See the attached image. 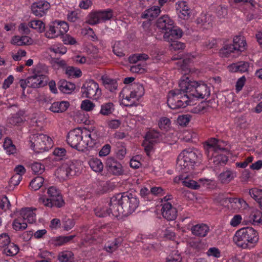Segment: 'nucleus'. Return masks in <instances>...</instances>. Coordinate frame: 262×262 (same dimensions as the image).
Segmentation results:
<instances>
[{
  "label": "nucleus",
  "instance_id": "f257e3e1",
  "mask_svg": "<svg viewBox=\"0 0 262 262\" xmlns=\"http://www.w3.org/2000/svg\"><path fill=\"white\" fill-rule=\"evenodd\" d=\"M99 135L95 128H76L69 132L67 138L68 144L79 151L89 150L98 142Z\"/></svg>",
  "mask_w": 262,
  "mask_h": 262
},
{
  "label": "nucleus",
  "instance_id": "f03ea898",
  "mask_svg": "<svg viewBox=\"0 0 262 262\" xmlns=\"http://www.w3.org/2000/svg\"><path fill=\"white\" fill-rule=\"evenodd\" d=\"M202 157L201 152L196 148H188L184 149L178 156L177 169L182 173L178 180H186L194 178L195 167L200 163Z\"/></svg>",
  "mask_w": 262,
  "mask_h": 262
},
{
  "label": "nucleus",
  "instance_id": "7ed1b4c3",
  "mask_svg": "<svg viewBox=\"0 0 262 262\" xmlns=\"http://www.w3.org/2000/svg\"><path fill=\"white\" fill-rule=\"evenodd\" d=\"M113 216H127L133 213L139 204V199L132 193L123 192L111 198Z\"/></svg>",
  "mask_w": 262,
  "mask_h": 262
},
{
  "label": "nucleus",
  "instance_id": "20e7f679",
  "mask_svg": "<svg viewBox=\"0 0 262 262\" xmlns=\"http://www.w3.org/2000/svg\"><path fill=\"white\" fill-rule=\"evenodd\" d=\"M144 89L141 84L134 83L124 88L119 94L120 103L126 106H133L143 96Z\"/></svg>",
  "mask_w": 262,
  "mask_h": 262
},
{
  "label": "nucleus",
  "instance_id": "39448f33",
  "mask_svg": "<svg viewBox=\"0 0 262 262\" xmlns=\"http://www.w3.org/2000/svg\"><path fill=\"white\" fill-rule=\"evenodd\" d=\"M258 239L259 236L257 231L250 227L239 229L233 237V241L235 244L243 249L253 246L258 242Z\"/></svg>",
  "mask_w": 262,
  "mask_h": 262
},
{
  "label": "nucleus",
  "instance_id": "423d86ee",
  "mask_svg": "<svg viewBox=\"0 0 262 262\" xmlns=\"http://www.w3.org/2000/svg\"><path fill=\"white\" fill-rule=\"evenodd\" d=\"M29 143L32 149L37 153L47 151L54 145L52 139L50 136L43 134L31 135L29 138Z\"/></svg>",
  "mask_w": 262,
  "mask_h": 262
},
{
  "label": "nucleus",
  "instance_id": "0eeeda50",
  "mask_svg": "<svg viewBox=\"0 0 262 262\" xmlns=\"http://www.w3.org/2000/svg\"><path fill=\"white\" fill-rule=\"evenodd\" d=\"M167 103L171 109L185 107L190 105V98L187 94H183L178 90L169 92L167 96Z\"/></svg>",
  "mask_w": 262,
  "mask_h": 262
},
{
  "label": "nucleus",
  "instance_id": "6e6552de",
  "mask_svg": "<svg viewBox=\"0 0 262 262\" xmlns=\"http://www.w3.org/2000/svg\"><path fill=\"white\" fill-rule=\"evenodd\" d=\"M81 93L83 97L94 100L98 99L102 95L98 83L93 80L84 82L81 88Z\"/></svg>",
  "mask_w": 262,
  "mask_h": 262
},
{
  "label": "nucleus",
  "instance_id": "1a4fd4ad",
  "mask_svg": "<svg viewBox=\"0 0 262 262\" xmlns=\"http://www.w3.org/2000/svg\"><path fill=\"white\" fill-rule=\"evenodd\" d=\"M69 29L68 23L64 21L55 20L49 27L45 36L50 39L55 38L66 33Z\"/></svg>",
  "mask_w": 262,
  "mask_h": 262
},
{
  "label": "nucleus",
  "instance_id": "9d476101",
  "mask_svg": "<svg viewBox=\"0 0 262 262\" xmlns=\"http://www.w3.org/2000/svg\"><path fill=\"white\" fill-rule=\"evenodd\" d=\"M48 78L38 68L35 69L32 75L28 77L29 87L37 88L47 83Z\"/></svg>",
  "mask_w": 262,
  "mask_h": 262
},
{
  "label": "nucleus",
  "instance_id": "9b49d317",
  "mask_svg": "<svg viewBox=\"0 0 262 262\" xmlns=\"http://www.w3.org/2000/svg\"><path fill=\"white\" fill-rule=\"evenodd\" d=\"M196 85V81L192 80L186 75L183 76L179 82V88L178 90L183 94H187L190 99L192 97L195 86Z\"/></svg>",
  "mask_w": 262,
  "mask_h": 262
},
{
  "label": "nucleus",
  "instance_id": "f8f14e48",
  "mask_svg": "<svg viewBox=\"0 0 262 262\" xmlns=\"http://www.w3.org/2000/svg\"><path fill=\"white\" fill-rule=\"evenodd\" d=\"M160 136V133L155 130H151L147 133L143 145L147 155L152 149L154 143L159 141Z\"/></svg>",
  "mask_w": 262,
  "mask_h": 262
},
{
  "label": "nucleus",
  "instance_id": "ddd939ff",
  "mask_svg": "<svg viewBox=\"0 0 262 262\" xmlns=\"http://www.w3.org/2000/svg\"><path fill=\"white\" fill-rule=\"evenodd\" d=\"M50 8V4L46 1H40L33 3L31 6L32 13L37 17L45 15Z\"/></svg>",
  "mask_w": 262,
  "mask_h": 262
},
{
  "label": "nucleus",
  "instance_id": "4468645a",
  "mask_svg": "<svg viewBox=\"0 0 262 262\" xmlns=\"http://www.w3.org/2000/svg\"><path fill=\"white\" fill-rule=\"evenodd\" d=\"M130 232L129 230L122 231V236L115 238L113 239L108 241L104 245V249L106 252L112 253L115 251L121 245L123 241V237H125Z\"/></svg>",
  "mask_w": 262,
  "mask_h": 262
},
{
  "label": "nucleus",
  "instance_id": "2eb2a0df",
  "mask_svg": "<svg viewBox=\"0 0 262 262\" xmlns=\"http://www.w3.org/2000/svg\"><path fill=\"white\" fill-rule=\"evenodd\" d=\"M162 216L167 221H174L177 217L178 211L171 203L162 204Z\"/></svg>",
  "mask_w": 262,
  "mask_h": 262
},
{
  "label": "nucleus",
  "instance_id": "dca6fc26",
  "mask_svg": "<svg viewBox=\"0 0 262 262\" xmlns=\"http://www.w3.org/2000/svg\"><path fill=\"white\" fill-rule=\"evenodd\" d=\"M95 192L99 195L113 191L116 186L115 182L112 181H97Z\"/></svg>",
  "mask_w": 262,
  "mask_h": 262
},
{
  "label": "nucleus",
  "instance_id": "f3484780",
  "mask_svg": "<svg viewBox=\"0 0 262 262\" xmlns=\"http://www.w3.org/2000/svg\"><path fill=\"white\" fill-rule=\"evenodd\" d=\"M41 200L45 206L50 208H61L65 205L62 195L53 196L52 198H42Z\"/></svg>",
  "mask_w": 262,
  "mask_h": 262
},
{
  "label": "nucleus",
  "instance_id": "a211bd4d",
  "mask_svg": "<svg viewBox=\"0 0 262 262\" xmlns=\"http://www.w3.org/2000/svg\"><path fill=\"white\" fill-rule=\"evenodd\" d=\"M193 58V56L189 55L183 59L179 58L178 56H174L172 58V59L173 60L178 59L179 60L177 63L180 66L182 71L184 72V74L185 75L189 73L194 72V71L193 69L191 68L190 65L191 61Z\"/></svg>",
  "mask_w": 262,
  "mask_h": 262
},
{
  "label": "nucleus",
  "instance_id": "6ab92c4d",
  "mask_svg": "<svg viewBox=\"0 0 262 262\" xmlns=\"http://www.w3.org/2000/svg\"><path fill=\"white\" fill-rule=\"evenodd\" d=\"M107 170L113 175L120 176L123 173L121 164L113 158H108L106 161Z\"/></svg>",
  "mask_w": 262,
  "mask_h": 262
},
{
  "label": "nucleus",
  "instance_id": "aec40b11",
  "mask_svg": "<svg viewBox=\"0 0 262 262\" xmlns=\"http://www.w3.org/2000/svg\"><path fill=\"white\" fill-rule=\"evenodd\" d=\"M111 199L110 202L104 204H99L94 209V212L96 215L99 217H104L107 216L113 215V210L111 209Z\"/></svg>",
  "mask_w": 262,
  "mask_h": 262
},
{
  "label": "nucleus",
  "instance_id": "412c9836",
  "mask_svg": "<svg viewBox=\"0 0 262 262\" xmlns=\"http://www.w3.org/2000/svg\"><path fill=\"white\" fill-rule=\"evenodd\" d=\"M164 39L167 42H171L176 39L181 38L183 35L181 29L173 25L170 29H168L163 33Z\"/></svg>",
  "mask_w": 262,
  "mask_h": 262
},
{
  "label": "nucleus",
  "instance_id": "4be33fe9",
  "mask_svg": "<svg viewBox=\"0 0 262 262\" xmlns=\"http://www.w3.org/2000/svg\"><path fill=\"white\" fill-rule=\"evenodd\" d=\"M210 92V89L206 84L196 82L194 92L192 93V97L204 98L205 97L209 96Z\"/></svg>",
  "mask_w": 262,
  "mask_h": 262
},
{
  "label": "nucleus",
  "instance_id": "5701e85b",
  "mask_svg": "<svg viewBox=\"0 0 262 262\" xmlns=\"http://www.w3.org/2000/svg\"><path fill=\"white\" fill-rule=\"evenodd\" d=\"M176 10L179 17L181 19L187 20L190 17V9L186 2L177 3Z\"/></svg>",
  "mask_w": 262,
  "mask_h": 262
},
{
  "label": "nucleus",
  "instance_id": "b1692460",
  "mask_svg": "<svg viewBox=\"0 0 262 262\" xmlns=\"http://www.w3.org/2000/svg\"><path fill=\"white\" fill-rule=\"evenodd\" d=\"M174 21L168 15H163L159 17L157 21V27L164 33L168 29L173 27Z\"/></svg>",
  "mask_w": 262,
  "mask_h": 262
},
{
  "label": "nucleus",
  "instance_id": "393cba45",
  "mask_svg": "<svg viewBox=\"0 0 262 262\" xmlns=\"http://www.w3.org/2000/svg\"><path fill=\"white\" fill-rule=\"evenodd\" d=\"M76 237V235L69 236H58L53 237L50 239L51 244L56 247H60L72 242L73 239Z\"/></svg>",
  "mask_w": 262,
  "mask_h": 262
},
{
  "label": "nucleus",
  "instance_id": "a878e982",
  "mask_svg": "<svg viewBox=\"0 0 262 262\" xmlns=\"http://www.w3.org/2000/svg\"><path fill=\"white\" fill-rule=\"evenodd\" d=\"M191 231L195 236L205 237L209 231V227L206 224H199L192 226Z\"/></svg>",
  "mask_w": 262,
  "mask_h": 262
},
{
  "label": "nucleus",
  "instance_id": "bb28decb",
  "mask_svg": "<svg viewBox=\"0 0 262 262\" xmlns=\"http://www.w3.org/2000/svg\"><path fill=\"white\" fill-rule=\"evenodd\" d=\"M229 202L234 212H237L240 209H245L248 206L246 202L242 199L229 198Z\"/></svg>",
  "mask_w": 262,
  "mask_h": 262
},
{
  "label": "nucleus",
  "instance_id": "cd10ccee",
  "mask_svg": "<svg viewBox=\"0 0 262 262\" xmlns=\"http://www.w3.org/2000/svg\"><path fill=\"white\" fill-rule=\"evenodd\" d=\"M20 217L24 222L32 224L36 221V214L33 210L29 208L23 209L20 211Z\"/></svg>",
  "mask_w": 262,
  "mask_h": 262
},
{
  "label": "nucleus",
  "instance_id": "c85d7f7f",
  "mask_svg": "<svg viewBox=\"0 0 262 262\" xmlns=\"http://www.w3.org/2000/svg\"><path fill=\"white\" fill-rule=\"evenodd\" d=\"M249 64L245 61H239L228 66V70L231 72H245L248 70Z\"/></svg>",
  "mask_w": 262,
  "mask_h": 262
},
{
  "label": "nucleus",
  "instance_id": "c756f323",
  "mask_svg": "<svg viewBox=\"0 0 262 262\" xmlns=\"http://www.w3.org/2000/svg\"><path fill=\"white\" fill-rule=\"evenodd\" d=\"M33 40L28 36H14L11 39V43L16 46L30 45L33 43Z\"/></svg>",
  "mask_w": 262,
  "mask_h": 262
},
{
  "label": "nucleus",
  "instance_id": "7c9ffc66",
  "mask_svg": "<svg viewBox=\"0 0 262 262\" xmlns=\"http://www.w3.org/2000/svg\"><path fill=\"white\" fill-rule=\"evenodd\" d=\"M235 50L239 52L244 51L246 49V42L244 36L241 35L235 36L233 38V44H231Z\"/></svg>",
  "mask_w": 262,
  "mask_h": 262
},
{
  "label": "nucleus",
  "instance_id": "2f4dec72",
  "mask_svg": "<svg viewBox=\"0 0 262 262\" xmlns=\"http://www.w3.org/2000/svg\"><path fill=\"white\" fill-rule=\"evenodd\" d=\"M161 12L160 7L154 6L146 10L142 14V18L151 20L159 15Z\"/></svg>",
  "mask_w": 262,
  "mask_h": 262
},
{
  "label": "nucleus",
  "instance_id": "473e14b6",
  "mask_svg": "<svg viewBox=\"0 0 262 262\" xmlns=\"http://www.w3.org/2000/svg\"><path fill=\"white\" fill-rule=\"evenodd\" d=\"M69 106L68 101L55 102L51 104L49 110L54 113H62L66 111Z\"/></svg>",
  "mask_w": 262,
  "mask_h": 262
},
{
  "label": "nucleus",
  "instance_id": "72a5a7b5",
  "mask_svg": "<svg viewBox=\"0 0 262 262\" xmlns=\"http://www.w3.org/2000/svg\"><path fill=\"white\" fill-rule=\"evenodd\" d=\"M26 120L24 113L18 112L11 115L8 119V123L12 125H20Z\"/></svg>",
  "mask_w": 262,
  "mask_h": 262
},
{
  "label": "nucleus",
  "instance_id": "f704fd0d",
  "mask_svg": "<svg viewBox=\"0 0 262 262\" xmlns=\"http://www.w3.org/2000/svg\"><path fill=\"white\" fill-rule=\"evenodd\" d=\"M212 102L210 101L202 102L193 108L192 112L195 114H204L211 109Z\"/></svg>",
  "mask_w": 262,
  "mask_h": 262
},
{
  "label": "nucleus",
  "instance_id": "c9c22d12",
  "mask_svg": "<svg viewBox=\"0 0 262 262\" xmlns=\"http://www.w3.org/2000/svg\"><path fill=\"white\" fill-rule=\"evenodd\" d=\"M75 89V85L73 83L66 80H61L59 86V90L64 94H71Z\"/></svg>",
  "mask_w": 262,
  "mask_h": 262
},
{
  "label": "nucleus",
  "instance_id": "e433bc0d",
  "mask_svg": "<svg viewBox=\"0 0 262 262\" xmlns=\"http://www.w3.org/2000/svg\"><path fill=\"white\" fill-rule=\"evenodd\" d=\"M58 259L61 262H75L74 255L71 251H63L59 253Z\"/></svg>",
  "mask_w": 262,
  "mask_h": 262
},
{
  "label": "nucleus",
  "instance_id": "4c0bfd02",
  "mask_svg": "<svg viewBox=\"0 0 262 262\" xmlns=\"http://www.w3.org/2000/svg\"><path fill=\"white\" fill-rule=\"evenodd\" d=\"M89 165L91 168L96 172H100L103 170V164L101 160L98 158H92L89 161Z\"/></svg>",
  "mask_w": 262,
  "mask_h": 262
},
{
  "label": "nucleus",
  "instance_id": "58836bf2",
  "mask_svg": "<svg viewBox=\"0 0 262 262\" xmlns=\"http://www.w3.org/2000/svg\"><path fill=\"white\" fill-rule=\"evenodd\" d=\"M125 47V43L123 41H116L113 47V52L119 57L124 55V51Z\"/></svg>",
  "mask_w": 262,
  "mask_h": 262
},
{
  "label": "nucleus",
  "instance_id": "ea45409f",
  "mask_svg": "<svg viewBox=\"0 0 262 262\" xmlns=\"http://www.w3.org/2000/svg\"><path fill=\"white\" fill-rule=\"evenodd\" d=\"M171 122L170 119L166 117H162L158 121L159 128L164 132L168 131L171 128Z\"/></svg>",
  "mask_w": 262,
  "mask_h": 262
},
{
  "label": "nucleus",
  "instance_id": "a19ab883",
  "mask_svg": "<svg viewBox=\"0 0 262 262\" xmlns=\"http://www.w3.org/2000/svg\"><path fill=\"white\" fill-rule=\"evenodd\" d=\"M203 147L208 159L211 160L213 158V138H211L204 142Z\"/></svg>",
  "mask_w": 262,
  "mask_h": 262
},
{
  "label": "nucleus",
  "instance_id": "79ce46f5",
  "mask_svg": "<svg viewBox=\"0 0 262 262\" xmlns=\"http://www.w3.org/2000/svg\"><path fill=\"white\" fill-rule=\"evenodd\" d=\"M19 251V247L17 245L11 242L8 246L4 248L3 252L6 255L13 256L16 255Z\"/></svg>",
  "mask_w": 262,
  "mask_h": 262
},
{
  "label": "nucleus",
  "instance_id": "37998d69",
  "mask_svg": "<svg viewBox=\"0 0 262 262\" xmlns=\"http://www.w3.org/2000/svg\"><path fill=\"white\" fill-rule=\"evenodd\" d=\"M3 147L8 155H13L16 152L15 146L13 144L12 140L9 138H6L3 144Z\"/></svg>",
  "mask_w": 262,
  "mask_h": 262
},
{
  "label": "nucleus",
  "instance_id": "c03bdc74",
  "mask_svg": "<svg viewBox=\"0 0 262 262\" xmlns=\"http://www.w3.org/2000/svg\"><path fill=\"white\" fill-rule=\"evenodd\" d=\"M149 59V56L145 53L135 54L128 58L129 62L131 63H136L139 61H145Z\"/></svg>",
  "mask_w": 262,
  "mask_h": 262
},
{
  "label": "nucleus",
  "instance_id": "a18cd8bd",
  "mask_svg": "<svg viewBox=\"0 0 262 262\" xmlns=\"http://www.w3.org/2000/svg\"><path fill=\"white\" fill-rule=\"evenodd\" d=\"M12 227L16 231L24 230L27 228V224L21 217H18L13 221Z\"/></svg>",
  "mask_w": 262,
  "mask_h": 262
},
{
  "label": "nucleus",
  "instance_id": "49530a36",
  "mask_svg": "<svg viewBox=\"0 0 262 262\" xmlns=\"http://www.w3.org/2000/svg\"><path fill=\"white\" fill-rule=\"evenodd\" d=\"M262 213L259 210H255L252 211L249 218L251 221H252L253 224L262 225Z\"/></svg>",
  "mask_w": 262,
  "mask_h": 262
},
{
  "label": "nucleus",
  "instance_id": "de8ad7c7",
  "mask_svg": "<svg viewBox=\"0 0 262 262\" xmlns=\"http://www.w3.org/2000/svg\"><path fill=\"white\" fill-rule=\"evenodd\" d=\"M66 74L70 77L77 78L82 75L81 70L73 67H68L66 70Z\"/></svg>",
  "mask_w": 262,
  "mask_h": 262
},
{
  "label": "nucleus",
  "instance_id": "09e8293b",
  "mask_svg": "<svg viewBox=\"0 0 262 262\" xmlns=\"http://www.w3.org/2000/svg\"><path fill=\"white\" fill-rule=\"evenodd\" d=\"M29 26L39 32H41L44 31L45 28L44 23L40 20H33L31 21L29 23Z\"/></svg>",
  "mask_w": 262,
  "mask_h": 262
},
{
  "label": "nucleus",
  "instance_id": "8fccbe9b",
  "mask_svg": "<svg viewBox=\"0 0 262 262\" xmlns=\"http://www.w3.org/2000/svg\"><path fill=\"white\" fill-rule=\"evenodd\" d=\"M114 110V105L111 102L103 104L101 106L100 113L104 116L112 114Z\"/></svg>",
  "mask_w": 262,
  "mask_h": 262
},
{
  "label": "nucleus",
  "instance_id": "3c124183",
  "mask_svg": "<svg viewBox=\"0 0 262 262\" xmlns=\"http://www.w3.org/2000/svg\"><path fill=\"white\" fill-rule=\"evenodd\" d=\"M236 51L234 48V47L230 45H225L220 51V54L222 57H229L230 54Z\"/></svg>",
  "mask_w": 262,
  "mask_h": 262
},
{
  "label": "nucleus",
  "instance_id": "603ef678",
  "mask_svg": "<svg viewBox=\"0 0 262 262\" xmlns=\"http://www.w3.org/2000/svg\"><path fill=\"white\" fill-rule=\"evenodd\" d=\"M96 105L90 100L85 99L81 101L80 108L85 112H91L95 107Z\"/></svg>",
  "mask_w": 262,
  "mask_h": 262
},
{
  "label": "nucleus",
  "instance_id": "864d4df0",
  "mask_svg": "<svg viewBox=\"0 0 262 262\" xmlns=\"http://www.w3.org/2000/svg\"><path fill=\"white\" fill-rule=\"evenodd\" d=\"M48 51L55 54H64L67 52L66 48L61 44L55 45L48 49Z\"/></svg>",
  "mask_w": 262,
  "mask_h": 262
},
{
  "label": "nucleus",
  "instance_id": "5fc2aeb1",
  "mask_svg": "<svg viewBox=\"0 0 262 262\" xmlns=\"http://www.w3.org/2000/svg\"><path fill=\"white\" fill-rule=\"evenodd\" d=\"M75 224V221L72 218L66 217L62 220V228L67 231L72 229Z\"/></svg>",
  "mask_w": 262,
  "mask_h": 262
},
{
  "label": "nucleus",
  "instance_id": "6e6d98bb",
  "mask_svg": "<svg viewBox=\"0 0 262 262\" xmlns=\"http://www.w3.org/2000/svg\"><path fill=\"white\" fill-rule=\"evenodd\" d=\"M15 174L12 178L17 179V180H21L23 179L22 176L26 172V169L24 166L19 165L15 167L14 169Z\"/></svg>",
  "mask_w": 262,
  "mask_h": 262
},
{
  "label": "nucleus",
  "instance_id": "4d7b16f0",
  "mask_svg": "<svg viewBox=\"0 0 262 262\" xmlns=\"http://www.w3.org/2000/svg\"><path fill=\"white\" fill-rule=\"evenodd\" d=\"M182 258L178 251H173L166 258V262H182Z\"/></svg>",
  "mask_w": 262,
  "mask_h": 262
},
{
  "label": "nucleus",
  "instance_id": "13d9d810",
  "mask_svg": "<svg viewBox=\"0 0 262 262\" xmlns=\"http://www.w3.org/2000/svg\"><path fill=\"white\" fill-rule=\"evenodd\" d=\"M88 21L91 25H95L101 23L99 12L97 11L91 13L89 15Z\"/></svg>",
  "mask_w": 262,
  "mask_h": 262
},
{
  "label": "nucleus",
  "instance_id": "bf43d9fd",
  "mask_svg": "<svg viewBox=\"0 0 262 262\" xmlns=\"http://www.w3.org/2000/svg\"><path fill=\"white\" fill-rule=\"evenodd\" d=\"M81 34L82 35L88 36L93 40H96L97 39V37L93 29L90 27H87L82 28L81 30Z\"/></svg>",
  "mask_w": 262,
  "mask_h": 262
},
{
  "label": "nucleus",
  "instance_id": "052dcab7",
  "mask_svg": "<svg viewBox=\"0 0 262 262\" xmlns=\"http://www.w3.org/2000/svg\"><path fill=\"white\" fill-rule=\"evenodd\" d=\"M99 12L101 22L110 19L113 16V11L111 9H107L105 11H100Z\"/></svg>",
  "mask_w": 262,
  "mask_h": 262
},
{
  "label": "nucleus",
  "instance_id": "680f3d73",
  "mask_svg": "<svg viewBox=\"0 0 262 262\" xmlns=\"http://www.w3.org/2000/svg\"><path fill=\"white\" fill-rule=\"evenodd\" d=\"M11 242L10 237L8 233H3L0 234V247L4 248Z\"/></svg>",
  "mask_w": 262,
  "mask_h": 262
},
{
  "label": "nucleus",
  "instance_id": "e2e57ef3",
  "mask_svg": "<svg viewBox=\"0 0 262 262\" xmlns=\"http://www.w3.org/2000/svg\"><path fill=\"white\" fill-rule=\"evenodd\" d=\"M53 154L57 160H62L66 157L67 151L63 148L58 147L54 149Z\"/></svg>",
  "mask_w": 262,
  "mask_h": 262
},
{
  "label": "nucleus",
  "instance_id": "0e129e2a",
  "mask_svg": "<svg viewBox=\"0 0 262 262\" xmlns=\"http://www.w3.org/2000/svg\"><path fill=\"white\" fill-rule=\"evenodd\" d=\"M103 82L105 87L108 89L110 91L113 92L117 88V84L115 81L108 78H102Z\"/></svg>",
  "mask_w": 262,
  "mask_h": 262
},
{
  "label": "nucleus",
  "instance_id": "69168bd1",
  "mask_svg": "<svg viewBox=\"0 0 262 262\" xmlns=\"http://www.w3.org/2000/svg\"><path fill=\"white\" fill-rule=\"evenodd\" d=\"M11 206L10 202L6 195L0 196V208L6 211Z\"/></svg>",
  "mask_w": 262,
  "mask_h": 262
},
{
  "label": "nucleus",
  "instance_id": "338daca9",
  "mask_svg": "<svg viewBox=\"0 0 262 262\" xmlns=\"http://www.w3.org/2000/svg\"><path fill=\"white\" fill-rule=\"evenodd\" d=\"M235 123L241 128H246L249 125L246 117L243 116L236 118L235 119Z\"/></svg>",
  "mask_w": 262,
  "mask_h": 262
},
{
  "label": "nucleus",
  "instance_id": "774afa93",
  "mask_svg": "<svg viewBox=\"0 0 262 262\" xmlns=\"http://www.w3.org/2000/svg\"><path fill=\"white\" fill-rule=\"evenodd\" d=\"M262 190H259L256 188L251 189L249 191V195L254 199L255 201H257L258 203L260 199H262V197L260 196V193Z\"/></svg>",
  "mask_w": 262,
  "mask_h": 262
}]
</instances>
